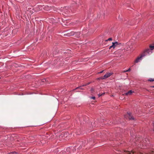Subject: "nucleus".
Returning <instances> with one entry per match:
<instances>
[{
    "label": "nucleus",
    "instance_id": "aec40b11",
    "mask_svg": "<svg viewBox=\"0 0 154 154\" xmlns=\"http://www.w3.org/2000/svg\"><path fill=\"white\" fill-rule=\"evenodd\" d=\"M154 80H150V81H151V82H152V81H153Z\"/></svg>",
    "mask_w": 154,
    "mask_h": 154
},
{
    "label": "nucleus",
    "instance_id": "39448f33",
    "mask_svg": "<svg viewBox=\"0 0 154 154\" xmlns=\"http://www.w3.org/2000/svg\"><path fill=\"white\" fill-rule=\"evenodd\" d=\"M118 45V42H112V45L109 46L108 47H109V48H114L115 47H117Z\"/></svg>",
    "mask_w": 154,
    "mask_h": 154
},
{
    "label": "nucleus",
    "instance_id": "6ab92c4d",
    "mask_svg": "<svg viewBox=\"0 0 154 154\" xmlns=\"http://www.w3.org/2000/svg\"><path fill=\"white\" fill-rule=\"evenodd\" d=\"M75 45V46H74V47H78L77 46V45ZM78 47H79V46H78Z\"/></svg>",
    "mask_w": 154,
    "mask_h": 154
},
{
    "label": "nucleus",
    "instance_id": "f3484780",
    "mask_svg": "<svg viewBox=\"0 0 154 154\" xmlns=\"http://www.w3.org/2000/svg\"><path fill=\"white\" fill-rule=\"evenodd\" d=\"M104 71V70H103L102 71H101V72H98V73H102V72H103Z\"/></svg>",
    "mask_w": 154,
    "mask_h": 154
},
{
    "label": "nucleus",
    "instance_id": "9b49d317",
    "mask_svg": "<svg viewBox=\"0 0 154 154\" xmlns=\"http://www.w3.org/2000/svg\"><path fill=\"white\" fill-rule=\"evenodd\" d=\"M132 93V91L130 90L128 91V92L125 94L126 95H131Z\"/></svg>",
    "mask_w": 154,
    "mask_h": 154
},
{
    "label": "nucleus",
    "instance_id": "9d476101",
    "mask_svg": "<svg viewBox=\"0 0 154 154\" xmlns=\"http://www.w3.org/2000/svg\"><path fill=\"white\" fill-rule=\"evenodd\" d=\"M8 32L7 31H6V32H2V33L1 34V35H3V37H4V35L5 36H6L8 35Z\"/></svg>",
    "mask_w": 154,
    "mask_h": 154
},
{
    "label": "nucleus",
    "instance_id": "0eeeda50",
    "mask_svg": "<svg viewBox=\"0 0 154 154\" xmlns=\"http://www.w3.org/2000/svg\"><path fill=\"white\" fill-rule=\"evenodd\" d=\"M80 32H74V35L75 37L76 38H79L80 37Z\"/></svg>",
    "mask_w": 154,
    "mask_h": 154
},
{
    "label": "nucleus",
    "instance_id": "4468645a",
    "mask_svg": "<svg viewBox=\"0 0 154 154\" xmlns=\"http://www.w3.org/2000/svg\"><path fill=\"white\" fill-rule=\"evenodd\" d=\"M82 89V88H81V87H78L76 88L75 89V90L77 89Z\"/></svg>",
    "mask_w": 154,
    "mask_h": 154
},
{
    "label": "nucleus",
    "instance_id": "b1692460",
    "mask_svg": "<svg viewBox=\"0 0 154 154\" xmlns=\"http://www.w3.org/2000/svg\"><path fill=\"white\" fill-rule=\"evenodd\" d=\"M152 87L153 88H154V86H152Z\"/></svg>",
    "mask_w": 154,
    "mask_h": 154
},
{
    "label": "nucleus",
    "instance_id": "6e6552de",
    "mask_svg": "<svg viewBox=\"0 0 154 154\" xmlns=\"http://www.w3.org/2000/svg\"><path fill=\"white\" fill-rule=\"evenodd\" d=\"M126 116L128 117L130 120H134V118L132 116L131 114V113H128L127 115L125 116V117Z\"/></svg>",
    "mask_w": 154,
    "mask_h": 154
},
{
    "label": "nucleus",
    "instance_id": "7ed1b4c3",
    "mask_svg": "<svg viewBox=\"0 0 154 154\" xmlns=\"http://www.w3.org/2000/svg\"><path fill=\"white\" fill-rule=\"evenodd\" d=\"M70 9L66 7L63 8L62 10V14L63 15L68 14L70 12Z\"/></svg>",
    "mask_w": 154,
    "mask_h": 154
},
{
    "label": "nucleus",
    "instance_id": "ddd939ff",
    "mask_svg": "<svg viewBox=\"0 0 154 154\" xmlns=\"http://www.w3.org/2000/svg\"><path fill=\"white\" fill-rule=\"evenodd\" d=\"M149 48H154V44H152L149 45Z\"/></svg>",
    "mask_w": 154,
    "mask_h": 154
},
{
    "label": "nucleus",
    "instance_id": "f03ea898",
    "mask_svg": "<svg viewBox=\"0 0 154 154\" xmlns=\"http://www.w3.org/2000/svg\"><path fill=\"white\" fill-rule=\"evenodd\" d=\"M153 49H148L147 50H146V51H145L143 53L141 54L140 55V57H138L135 60V63H138L140 60L142 59V57H144L145 55H146V54L147 53H149V51H152Z\"/></svg>",
    "mask_w": 154,
    "mask_h": 154
},
{
    "label": "nucleus",
    "instance_id": "20e7f679",
    "mask_svg": "<svg viewBox=\"0 0 154 154\" xmlns=\"http://www.w3.org/2000/svg\"><path fill=\"white\" fill-rule=\"evenodd\" d=\"M74 32L70 31H68L66 32V33L63 35V36L66 37H70L74 35Z\"/></svg>",
    "mask_w": 154,
    "mask_h": 154
},
{
    "label": "nucleus",
    "instance_id": "4be33fe9",
    "mask_svg": "<svg viewBox=\"0 0 154 154\" xmlns=\"http://www.w3.org/2000/svg\"><path fill=\"white\" fill-rule=\"evenodd\" d=\"M130 153L129 152H128V154H129Z\"/></svg>",
    "mask_w": 154,
    "mask_h": 154
},
{
    "label": "nucleus",
    "instance_id": "2eb2a0df",
    "mask_svg": "<svg viewBox=\"0 0 154 154\" xmlns=\"http://www.w3.org/2000/svg\"><path fill=\"white\" fill-rule=\"evenodd\" d=\"M103 77H100V78H98V80H100V79H103Z\"/></svg>",
    "mask_w": 154,
    "mask_h": 154
},
{
    "label": "nucleus",
    "instance_id": "f257e3e1",
    "mask_svg": "<svg viewBox=\"0 0 154 154\" xmlns=\"http://www.w3.org/2000/svg\"><path fill=\"white\" fill-rule=\"evenodd\" d=\"M117 47L121 48H132L133 47H134L133 45H132V42L129 41L125 43H119L118 42V45H117Z\"/></svg>",
    "mask_w": 154,
    "mask_h": 154
},
{
    "label": "nucleus",
    "instance_id": "dca6fc26",
    "mask_svg": "<svg viewBox=\"0 0 154 154\" xmlns=\"http://www.w3.org/2000/svg\"><path fill=\"white\" fill-rule=\"evenodd\" d=\"M91 98L93 100H94L95 99V97H91Z\"/></svg>",
    "mask_w": 154,
    "mask_h": 154
},
{
    "label": "nucleus",
    "instance_id": "1a4fd4ad",
    "mask_svg": "<svg viewBox=\"0 0 154 154\" xmlns=\"http://www.w3.org/2000/svg\"><path fill=\"white\" fill-rule=\"evenodd\" d=\"M112 38H110L104 40L103 39H102V40L100 39V42L102 41V42L103 43H105L106 42H107L108 41H112Z\"/></svg>",
    "mask_w": 154,
    "mask_h": 154
},
{
    "label": "nucleus",
    "instance_id": "423d86ee",
    "mask_svg": "<svg viewBox=\"0 0 154 154\" xmlns=\"http://www.w3.org/2000/svg\"><path fill=\"white\" fill-rule=\"evenodd\" d=\"M113 74V73L111 72H107L104 76H103V79H105L107 78H108L110 77L111 75Z\"/></svg>",
    "mask_w": 154,
    "mask_h": 154
},
{
    "label": "nucleus",
    "instance_id": "412c9836",
    "mask_svg": "<svg viewBox=\"0 0 154 154\" xmlns=\"http://www.w3.org/2000/svg\"><path fill=\"white\" fill-rule=\"evenodd\" d=\"M101 95H100V94L98 95L99 97Z\"/></svg>",
    "mask_w": 154,
    "mask_h": 154
},
{
    "label": "nucleus",
    "instance_id": "5701e85b",
    "mask_svg": "<svg viewBox=\"0 0 154 154\" xmlns=\"http://www.w3.org/2000/svg\"><path fill=\"white\" fill-rule=\"evenodd\" d=\"M126 71H124L123 72H126Z\"/></svg>",
    "mask_w": 154,
    "mask_h": 154
},
{
    "label": "nucleus",
    "instance_id": "a211bd4d",
    "mask_svg": "<svg viewBox=\"0 0 154 154\" xmlns=\"http://www.w3.org/2000/svg\"><path fill=\"white\" fill-rule=\"evenodd\" d=\"M130 70H131V69H130V68H129L128 70H126V71L129 72V71H130Z\"/></svg>",
    "mask_w": 154,
    "mask_h": 154
},
{
    "label": "nucleus",
    "instance_id": "f8f14e48",
    "mask_svg": "<svg viewBox=\"0 0 154 154\" xmlns=\"http://www.w3.org/2000/svg\"><path fill=\"white\" fill-rule=\"evenodd\" d=\"M104 44L105 46L103 47V48H105L106 47H107L109 46V43H108L107 42H105V43H103Z\"/></svg>",
    "mask_w": 154,
    "mask_h": 154
}]
</instances>
